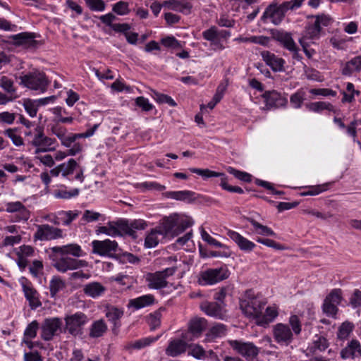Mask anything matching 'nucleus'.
Returning a JSON list of instances; mask_svg holds the SVG:
<instances>
[{"mask_svg": "<svg viewBox=\"0 0 361 361\" xmlns=\"http://www.w3.org/2000/svg\"><path fill=\"white\" fill-rule=\"evenodd\" d=\"M192 224L191 219L188 218H180L174 214L169 216L164 217L159 225L152 229L145 238V245L148 248L156 247L159 242V235L161 237H175L184 232Z\"/></svg>", "mask_w": 361, "mask_h": 361, "instance_id": "obj_1", "label": "nucleus"}, {"mask_svg": "<svg viewBox=\"0 0 361 361\" xmlns=\"http://www.w3.org/2000/svg\"><path fill=\"white\" fill-rule=\"evenodd\" d=\"M99 126V123L94 124L91 128L82 133H68L65 127L61 126L58 123L53 125L51 130L52 133L60 140L63 146L70 147L77 139L86 138L92 136L97 130Z\"/></svg>", "mask_w": 361, "mask_h": 361, "instance_id": "obj_2", "label": "nucleus"}, {"mask_svg": "<svg viewBox=\"0 0 361 361\" xmlns=\"http://www.w3.org/2000/svg\"><path fill=\"white\" fill-rule=\"evenodd\" d=\"M313 19V21L309 22L302 36L300 38L312 43L320 37L323 28L329 26L332 21L331 18L326 15H319L314 17Z\"/></svg>", "mask_w": 361, "mask_h": 361, "instance_id": "obj_3", "label": "nucleus"}, {"mask_svg": "<svg viewBox=\"0 0 361 361\" xmlns=\"http://www.w3.org/2000/svg\"><path fill=\"white\" fill-rule=\"evenodd\" d=\"M50 259L53 267L59 272L65 273L69 270H75L85 267L87 263L85 260L77 259L61 253L51 252Z\"/></svg>", "mask_w": 361, "mask_h": 361, "instance_id": "obj_4", "label": "nucleus"}, {"mask_svg": "<svg viewBox=\"0 0 361 361\" xmlns=\"http://www.w3.org/2000/svg\"><path fill=\"white\" fill-rule=\"evenodd\" d=\"M20 80V85L42 93L47 90L49 83L45 74L38 71L21 75Z\"/></svg>", "mask_w": 361, "mask_h": 361, "instance_id": "obj_5", "label": "nucleus"}, {"mask_svg": "<svg viewBox=\"0 0 361 361\" xmlns=\"http://www.w3.org/2000/svg\"><path fill=\"white\" fill-rule=\"evenodd\" d=\"M266 304L264 298L257 296L241 300L240 307L247 317L256 319L257 323Z\"/></svg>", "mask_w": 361, "mask_h": 361, "instance_id": "obj_6", "label": "nucleus"}, {"mask_svg": "<svg viewBox=\"0 0 361 361\" xmlns=\"http://www.w3.org/2000/svg\"><path fill=\"white\" fill-rule=\"evenodd\" d=\"M65 235L61 228L49 224H40L37 225L33 238L35 240L49 241L63 238Z\"/></svg>", "mask_w": 361, "mask_h": 361, "instance_id": "obj_7", "label": "nucleus"}, {"mask_svg": "<svg viewBox=\"0 0 361 361\" xmlns=\"http://www.w3.org/2000/svg\"><path fill=\"white\" fill-rule=\"evenodd\" d=\"M56 142L55 138L45 136L43 129L39 126L35 128L33 139L30 141L31 145L36 147V153L54 150Z\"/></svg>", "mask_w": 361, "mask_h": 361, "instance_id": "obj_8", "label": "nucleus"}, {"mask_svg": "<svg viewBox=\"0 0 361 361\" xmlns=\"http://www.w3.org/2000/svg\"><path fill=\"white\" fill-rule=\"evenodd\" d=\"M66 329L73 336L82 334L83 326L88 322L87 317L82 312H76L65 318Z\"/></svg>", "mask_w": 361, "mask_h": 361, "instance_id": "obj_9", "label": "nucleus"}, {"mask_svg": "<svg viewBox=\"0 0 361 361\" xmlns=\"http://www.w3.org/2000/svg\"><path fill=\"white\" fill-rule=\"evenodd\" d=\"M189 171L192 173H197L201 176L203 178H208L212 177H221L220 185L222 187L223 189L231 192H236L239 194L243 193V190L241 188L238 186H231L228 184L227 177L225 176L224 173L213 171L207 169H202L197 168H190Z\"/></svg>", "mask_w": 361, "mask_h": 361, "instance_id": "obj_10", "label": "nucleus"}, {"mask_svg": "<svg viewBox=\"0 0 361 361\" xmlns=\"http://www.w3.org/2000/svg\"><path fill=\"white\" fill-rule=\"evenodd\" d=\"M229 271L226 267L209 269L202 271L200 278L202 285H213L228 278Z\"/></svg>", "mask_w": 361, "mask_h": 361, "instance_id": "obj_11", "label": "nucleus"}, {"mask_svg": "<svg viewBox=\"0 0 361 361\" xmlns=\"http://www.w3.org/2000/svg\"><path fill=\"white\" fill-rule=\"evenodd\" d=\"M176 271V267L166 268L163 271L149 274L146 280L148 286L153 289H160L166 286V278L172 276Z\"/></svg>", "mask_w": 361, "mask_h": 361, "instance_id": "obj_12", "label": "nucleus"}, {"mask_svg": "<svg viewBox=\"0 0 361 361\" xmlns=\"http://www.w3.org/2000/svg\"><path fill=\"white\" fill-rule=\"evenodd\" d=\"M342 298V290L339 288L333 289L324 301L323 312L329 317L336 316L338 310V305Z\"/></svg>", "mask_w": 361, "mask_h": 361, "instance_id": "obj_13", "label": "nucleus"}, {"mask_svg": "<svg viewBox=\"0 0 361 361\" xmlns=\"http://www.w3.org/2000/svg\"><path fill=\"white\" fill-rule=\"evenodd\" d=\"M273 336L275 341L281 345L288 346L293 341V333L288 324L278 323L273 326Z\"/></svg>", "mask_w": 361, "mask_h": 361, "instance_id": "obj_14", "label": "nucleus"}, {"mask_svg": "<svg viewBox=\"0 0 361 361\" xmlns=\"http://www.w3.org/2000/svg\"><path fill=\"white\" fill-rule=\"evenodd\" d=\"M62 322L59 318L46 319L42 326L41 337L44 341H50L61 330Z\"/></svg>", "mask_w": 361, "mask_h": 361, "instance_id": "obj_15", "label": "nucleus"}, {"mask_svg": "<svg viewBox=\"0 0 361 361\" xmlns=\"http://www.w3.org/2000/svg\"><path fill=\"white\" fill-rule=\"evenodd\" d=\"M230 345L242 356L247 359H252L258 355V348L252 343L239 341H230Z\"/></svg>", "mask_w": 361, "mask_h": 361, "instance_id": "obj_16", "label": "nucleus"}, {"mask_svg": "<svg viewBox=\"0 0 361 361\" xmlns=\"http://www.w3.org/2000/svg\"><path fill=\"white\" fill-rule=\"evenodd\" d=\"M93 252L101 256H110L118 248V243L115 240L106 239L104 240H93L92 242Z\"/></svg>", "mask_w": 361, "mask_h": 361, "instance_id": "obj_17", "label": "nucleus"}, {"mask_svg": "<svg viewBox=\"0 0 361 361\" xmlns=\"http://www.w3.org/2000/svg\"><path fill=\"white\" fill-rule=\"evenodd\" d=\"M119 224H123V227L120 228L121 235L130 236H135V231L144 230L147 226L146 221L142 219H119Z\"/></svg>", "mask_w": 361, "mask_h": 361, "instance_id": "obj_18", "label": "nucleus"}, {"mask_svg": "<svg viewBox=\"0 0 361 361\" xmlns=\"http://www.w3.org/2000/svg\"><path fill=\"white\" fill-rule=\"evenodd\" d=\"M5 211L8 213H16V221H27L30 216V211L20 201L6 203Z\"/></svg>", "mask_w": 361, "mask_h": 361, "instance_id": "obj_19", "label": "nucleus"}, {"mask_svg": "<svg viewBox=\"0 0 361 361\" xmlns=\"http://www.w3.org/2000/svg\"><path fill=\"white\" fill-rule=\"evenodd\" d=\"M201 310L207 315L216 319H225L227 317L224 305L217 302H204L200 305Z\"/></svg>", "mask_w": 361, "mask_h": 361, "instance_id": "obj_20", "label": "nucleus"}, {"mask_svg": "<svg viewBox=\"0 0 361 361\" xmlns=\"http://www.w3.org/2000/svg\"><path fill=\"white\" fill-rule=\"evenodd\" d=\"M226 234L243 251L251 252L256 246L253 242L245 238L236 231L228 230Z\"/></svg>", "mask_w": 361, "mask_h": 361, "instance_id": "obj_21", "label": "nucleus"}, {"mask_svg": "<svg viewBox=\"0 0 361 361\" xmlns=\"http://www.w3.org/2000/svg\"><path fill=\"white\" fill-rule=\"evenodd\" d=\"M261 56L266 64L270 66L274 71L277 72L283 71L285 63V61L283 59L278 57L269 51H262Z\"/></svg>", "mask_w": 361, "mask_h": 361, "instance_id": "obj_22", "label": "nucleus"}, {"mask_svg": "<svg viewBox=\"0 0 361 361\" xmlns=\"http://www.w3.org/2000/svg\"><path fill=\"white\" fill-rule=\"evenodd\" d=\"M287 10L283 7V4L279 7L270 5L264 11L262 18H269L271 23L278 25L284 16V11Z\"/></svg>", "mask_w": 361, "mask_h": 361, "instance_id": "obj_23", "label": "nucleus"}, {"mask_svg": "<svg viewBox=\"0 0 361 361\" xmlns=\"http://www.w3.org/2000/svg\"><path fill=\"white\" fill-rule=\"evenodd\" d=\"M341 357L343 360L355 358L361 356V345L357 340H352L341 350Z\"/></svg>", "mask_w": 361, "mask_h": 361, "instance_id": "obj_24", "label": "nucleus"}, {"mask_svg": "<svg viewBox=\"0 0 361 361\" xmlns=\"http://www.w3.org/2000/svg\"><path fill=\"white\" fill-rule=\"evenodd\" d=\"M329 343L328 340L323 336L315 335L312 343L307 348L306 356L310 354H314L317 351L323 352L328 348Z\"/></svg>", "mask_w": 361, "mask_h": 361, "instance_id": "obj_25", "label": "nucleus"}, {"mask_svg": "<svg viewBox=\"0 0 361 361\" xmlns=\"http://www.w3.org/2000/svg\"><path fill=\"white\" fill-rule=\"evenodd\" d=\"M51 252L61 253V255H73L79 257L83 255V252L80 245L77 244H68L63 246H54L50 248Z\"/></svg>", "mask_w": 361, "mask_h": 361, "instance_id": "obj_26", "label": "nucleus"}, {"mask_svg": "<svg viewBox=\"0 0 361 361\" xmlns=\"http://www.w3.org/2000/svg\"><path fill=\"white\" fill-rule=\"evenodd\" d=\"M23 291L25 298L28 300L32 309H36L42 305L39 299L37 291L30 283H22Z\"/></svg>", "mask_w": 361, "mask_h": 361, "instance_id": "obj_27", "label": "nucleus"}, {"mask_svg": "<svg viewBox=\"0 0 361 361\" xmlns=\"http://www.w3.org/2000/svg\"><path fill=\"white\" fill-rule=\"evenodd\" d=\"M188 343L181 339H175L169 342L166 349V354L171 357H177L184 353L188 348Z\"/></svg>", "mask_w": 361, "mask_h": 361, "instance_id": "obj_28", "label": "nucleus"}, {"mask_svg": "<svg viewBox=\"0 0 361 361\" xmlns=\"http://www.w3.org/2000/svg\"><path fill=\"white\" fill-rule=\"evenodd\" d=\"M263 97L264 98L266 106L269 109L283 106L287 103V100L276 91L266 92L263 94Z\"/></svg>", "mask_w": 361, "mask_h": 361, "instance_id": "obj_29", "label": "nucleus"}, {"mask_svg": "<svg viewBox=\"0 0 361 361\" xmlns=\"http://www.w3.org/2000/svg\"><path fill=\"white\" fill-rule=\"evenodd\" d=\"M164 197L179 201L192 202L196 199L195 192L190 190L169 191L164 194Z\"/></svg>", "mask_w": 361, "mask_h": 361, "instance_id": "obj_30", "label": "nucleus"}, {"mask_svg": "<svg viewBox=\"0 0 361 361\" xmlns=\"http://www.w3.org/2000/svg\"><path fill=\"white\" fill-rule=\"evenodd\" d=\"M123 224H119V220L108 222L106 226H99L97 229V233H104L111 237L120 236V228Z\"/></svg>", "mask_w": 361, "mask_h": 361, "instance_id": "obj_31", "label": "nucleus"}, {"mask_svg": "<svg viewBox=\"0 0 361 361\" xmlns=\"http://www.w3.org/2000/svg\"><path fill=\"white\" fill-rule=\"evenodd\" d=\"M108 326L104 319H98L92 322L89 329V336L92 338L102 337L107 331Z\"/></svg>", "mask_w": 361, "mask_h": 361, "instance_id": "obj_32", "label": "nucleus"}, {"mask_svg": "<svg viewBox=\"0 0 361 361\" xmlns=\"http://www.w3.org/2000/svg\"><path fill=\"white\" fill-rule=\"evenodd\" d=\"M106 290V288L99 282L89 283L83 287L85 294L93 298L102 295Z\"/></svg>", "mask_w": 361, "mask_h": 361, "instance_id": "obj_33", "label": "nucleus"}, {"mask_svg": "<svg viewBox=\"0 0 361 361\" xmlns=\"http://www.w3.org/2000/svg\"><path fill=\"white\" fill-rule=\"evenodd\" d=\"M202 36L204 39L209 41L211 44L214 47V49H224V46L221 42L218 34H217V27L213 26L208 30H204L202 32Z\"/></svg>", "mask_w": 361, "mask_h": 361, "instance_id": "obj_34", "label": "nucleus"}, {"mask_svg": "<svg viewBox=\"0 0 361 361\" xmlns=\"http://www.w3.org/2000/svg\"><path fill=\"white\" fill-rule=\"evenodd\" d=\"M274 38L279 42L284 48L288 51L295 50L297 47L294 42L292 35L289 32H277L274 35Z\"/></svg>", "mask_w": 361, "mask_h": 361, "instance_id": "obj_35", "label": "nucleus"}, {"mask_svg": "<svg viewBox=\"0 0 361 361\" xmlns=\"http://www.w3.org/2000/svg\"><path fill=\"white\" fill-rule=\"evenodd\" d=\"M154 302V297L151 295H144L138 298L131 299L129 301V305L139 310L152 305Z\"/></svg>", "mask_w": 361, "mask_h": 361, "instance_id": "obj_36", "label": "nucleus"}, {"mask_svg": "<svg viewBox=\"0 0 361 361\" xmlns=\"http://www.w3.org/2000/svg\"><path fill=\"white\" fill-rule=\"evenodd\" d=\"M124 311L123 308H118L115 306L106 307V317L109 321L114 323L115 326L119 327L121 324L118 322L120 319L123 316Z\"/></svg>", "mask_w": 361, "mask_h": 361, "instance_id": "obj_37", "label": "nucleus"}, {"mask_svg": "<svg viewBox=\"0 0 361 361\" xmlns=\"http://www.w3.org/2000/svg\"><path fill=\"white\" fill-rule=\"evenodd\" d=\"M0 87L10 97H17L16 87L13 79L3 75L0 78Z\"/></svg>", "mask_w": 361, "mask_h": 361, "instance_id": "obj_38", "label": "nucleus"}, {"mask_svg": "<svg viewBox=\"0 0 361 361\" xmlns=\"http://www.w3.org/2000/svg\"><path fill=\"white\" fill-rule=\"evenodd\" d=\"M278 310L276 306L268 307L266 308L265 312L262 313L257 324L262 326L272 322L278 316Z\"/></svg>", "mask_w": 361, "mask_h": 361, "instance_id": "obj_39", "label": "nucleus"}, {"mask_svg": "<svg viewBox=\"0 0 361 361\" xmlns=\"http://www.w3.org/2000/svg\"><path fill=\"white\" fill-rule=\"evenodd\" d=\"M360 71H361V54L347 62L342 70V73L345 75H350L353 72Z\"/></svg>", "mask_w": 361, "mask_h": 361, "instance_id": "obj_40", "label": "nucleus"}, {"mask_svg": "<svg viewBox=\"0 0 361 361\" xmlns=\"http://www.w3.org/2000/svg\"><path fill=\"white\" fill-rule=\"evenodd\" d=\"M306 108L312 112L320 113L323 110H328L329 111H334V106L329 102H315L306 104Z\"/></svg>", "mask_w": 361, "mask_h": 361, "instance_id": "obj_41", "label": "nucleus"}, {"mask_svg": "<svg viewBox=\"0 0 361 361\" xmlns=\"http://www.w3.org/2000/svg\"><path fill=\"white\" fill-rule=\"evenodd\" d=\"M157 340V338H152V337H146L142 338L139 340L132 341L126 345V349L130 350H140L142 349L148 345H149L153 342L156 341Z\"/></svg>", "mask_w": 361, "mask_h": 361, "instance_id": "obj_42", "label": "nucleus"}, {"mask_svg": "<svg viewBox=\"0 0 361 361\" xmlns=\"http://www.w3.org/2000/svg\"><path fill=\"white\" fill-rule=\"evenodd\" d=\"M80 212L78 210L75 211H59L57 212L58 216L60 218L61 224L64 226H68L71 222L75 220L79 216Z\"/></svg>", "mask_w": 361, "mask_h": 361, "instance_id": "obj_43", "label": "nucleus"}, {"mask_svg": "<svg viewBox=\"0 0 361 361\" xmlns=\"http://www.w3.org/2000/svg\"><path fill=\"white\" fill-rule=\"evenodd\" d=\"M249 221L253 226L257 234L265 236H276L275 232L271 228L259 224L253 219H250Z\"/></svg>", "mask_w": 361, "mask_h": 361, "instance_id": "obj_44", "label": "nucleus"}, {"mask_svg": "<svg viewBox=\"0 0 361 361\" xmlns=\"http://www.w3.org/2000/svg\"><path fill=\"white\" fill-rule=\"evenodd\" d=\"M206 326V320L203 318H194L190 320L189 330L194 335L201 334Z\"/></svg>", "mask_w": 361, "mask_h": 361, "instance_id": "obj_45", "label": "nucleus"}, {"mask_svg": "<svg viewBox=\"0 0 361 361\" xmlns=\"http://www.w3.org/2000/svg\"><path fill=\"white\" fill-rule=\"evenodd\" d=\"M66 287V283L59 276H54L49 282V290L51 298H54L56 294Z\"/></svg>", "mask_w": 361, "mask_h": 361, "instance_id": "obj_46", "label": "nucleus"}, {"mask_svg": "<svg viewBox=\"0 0 361 361\" xmlns=\"http://www.w3.org/2000/svg\"><path fill=\"white\" fill-rule=\"evenodd\" d=\"M164 308L161 307L148 315L147 322L151 330H154L160 326L161 312L164 311Z\"/></svg>", "mask_w": 361, "mask_h": 361, "instance_id": "obj_47", "label": "nucleus"}, {"mask_svg": "<svg viewBox=\"0 0 361 361\" xmlns=\"http://www.w3.org/2000/svg\"><path fill=\"white\" fill-rule=\"evenodd\" d=\"M85 223H92L99 220L104 221L105 216L99 212L92 210H85L81 219Z\"/></svg>", "mask_w": 361, "mask_h": 361, "instance_id": "obj_48", "label": "nucleus"}, {"mask_svg": "<svg viewBox=\"0 0 361 361\" xmlns=\"http://www.w3.org/2000/svg\"><path fill=\"white\" fill-rule=\"evenodd\" d=\"M79 193L80 190L78 188H73L71 190H67L66 188H61L54 191V197L59 199L69 200L77 197Z\"/></svg>", "mask_w": 361, "mask_h": 361, "instance_id": "obj_49", "label": "nucleus"}, {"mask_svg": "<svg viewBox=\"0 0 361 361\" xmlns=\"http://www.w3.org/2000/svg\"><path fill=\"white\" fill-rule=\"evenodd\" d=\"M61 171V176L67 177L68 176L73 174L78 164L73 159H69L67 162L59 164Z\"/></svg>", "mask_w": 361, "mask_h": 361, "instance_id": "obj_50", "label": "nucleus"}, {"mask_svg": "<svg viewBox=\"0 0 361 361\" xmlns=\"http://www.w3.org/2000/svg\"><path fill=\"white\" fill-rule=\"evenodd\" d=\"M353 329V324L349 322H343L339 327L337 336L341 340L346 339Z\"/></svg>", "mask_w": 361, "mask_h": 361, "instance_id": "obj_51", "label": "nucleus"}, {"mask_svg": "<svg viewBox=\"0 0 361 361\" xmlns=\"http://www.w3.org/2000/svg\"><path fill=\"white\" fill-rule=\"evenodd\" d=\"M189 348L188 354L196 359L203 360L207 357V352L200 345L193 344L188 346Z\"/></svg>", "mask_w": 361, "mask_h": 361, "instance_id": "obj_52", "label": "nucleus"}, {"mask_svg": "<svg viewBox=\"0 0 361 361\" xmlns=\"http://www.w3.org/2000/svg\"><path fill=\"white\" fill-rule=\"evenodd\" d=\"M305 93L302 90H298L293 94L290 97V102L293 107L295 109L300 108L305 99Z\"/></svg>", "mask_w": 361, "mask_h": 361, "instance_id": "obj_53", "label": "nucleus"}, {"mask_svg": "<svg viewBox=\"0 0 361 361\" xmlns=\"http://www.w3.org/2000/svg\"><path fill=\"white\" fill-rule=\"evenodd\" d=\"M4 134L9 137L16 146H21L23 145L22 137L17 133L16 128H8L4 131Z\"/></svg>", "mask_w": 361, "mask_h": 361, "instance_id": "obj_54", "label": "nucleus"}, {"mask_svg": "<svg viewBox=\"0 0 361 361\" xmlns=\"http://www.w3.org/2000/svg\"><path fill=\"white\" fill-rule=\"evenodd\" d=\"M113 11L119 16H125L130 13L129 4L128 2L119 1L113 6Z\"/></svg>", "mask_w": 361, "mask_h": 361, "instance_id": "obj_55", "label": "nucleus"}, {"mask_svg": "<svg viewBox=\"0 0 361 361\" xmlns=\"http://www.w3.org/2000/svg\"><path fill=\"white\" fill-rule=\"evenodd\" d=\"M288 323L291 326L293 334L299 335L302 330L301 321L298 315L293 314L289 317Z\"/></svg>", "mask_w": 361, "mask_h": 361, "instance_id": "obj_56", "label": "nucleus"}, {"mask_svg": "<svg viewBox=\"0 0 361 361\" xmlns=\"http://www.w3.org/2000/svg\"><path fill=\"white\" fill-rule=\"evenodd\" d=\"M23 106L30 116H36L39 106L35 100L27 99L24 101Z\"/></svg>", "mask_w": 361, "mask_h": 361, "instance_id": "obj_57", "label": "nucleus"}, {"mask_svg": "<svg viewBox=\"0 0 361 361\" xmlns=\"http://www.w3.org/2000/svg\"><path fill=\"white\" fill-rule=\"evenodd\" d=\"M226 170L229 173L240 180L247 183L251 181V175L246 172L238 171L231 166H228Z\"/></svg>", "mask_w": 361, "mask_h": 361, "instance_id": "obj_58", "label": "nucleus"}, {"mask_svg": "<svg viewBox=\"0 0 361 361\" xmlns=\"http://www.w3.org/2000/svg\"><path fill=\"white\" fill-rule=\"evenodd\" d=\"M38 328V323L35 320L29 324L24 332L25 339H32L35 338Z\"/></svg>", "mask_w": 361, "mask_h": 361, "instance_id": "obj_59", "label": "nucleus"}, {"mask_svg": "<svg viewBox=\"0 0 361 361\" xmlns=\"http://www.w3.org/2000/svg\"><path fill=\"white\" fill-rule=\"evenodd\" d=\"M85 4L93 11H103L106 7L103 0H85Z\"/></svg>", "mask_w": 361, "mask_h": 361, "instance_id": "obj_60", "label": "nucleus"}, {"mask_svg": "<svg viewBox=\"0 0 361 361\" xmlns=\"http://www.w3.org/2000/svg\"><path fill=\"white\" fill-rule=\"evenodd\" d=\"M226 326L222 324H216L213 326L209 331V335L212 338L221 337L226 335Z\"/></svg>", "mask_w": 361, "mask_h": 361, "instance_id": "obj_61", "label": "nucleus"}, {"mask_svg": "<svg viewBox=\"0 0 361 361\" xmlns=\"http://www.w3.org/2000/svg\"><path fill=\"white\" fill-rule=\"evenodd\" d=\"M329 184L318 185L316 186H311L308 190L303 192L304 195H317L321 192L328 190Z\"/></svg>", "mask_w": 361, "mask_h": 361, "instance_id": "obj_62", "label": "nucleus"}, {"mask_svg": "<svg viewBox=\"0 0 361 361\" xmlns=\"http://www.w3.org/2000/svg\"><path fill=\"white\" fill-rule=\"evenodd\" d=\"M201 236L204 241L207 242L208 244L214 245L216 247H224V245L220 243L219 241L216 240L215 238L212 237L207 231H205L204 229H202L201 231Z\"/></svg>", "mask_w": 361, "mask_h": 361, "instance_id": "obj_63", "label": "nucleus"}, {"mask_svg": "<svg viewBox=\"0 0 361 361\" xmlns=\"http://www.w3.org/2000/svg\"><path fill=\"white\" fill-rule=\"evenodd\" d=\"M350 304L353 308H361V290L355 289L350 298Z\"/></svg>", "mask_w": 361, "mask_h": 361, "instance_id": "obj_64", "label": "nucleus"}]
</instances>
